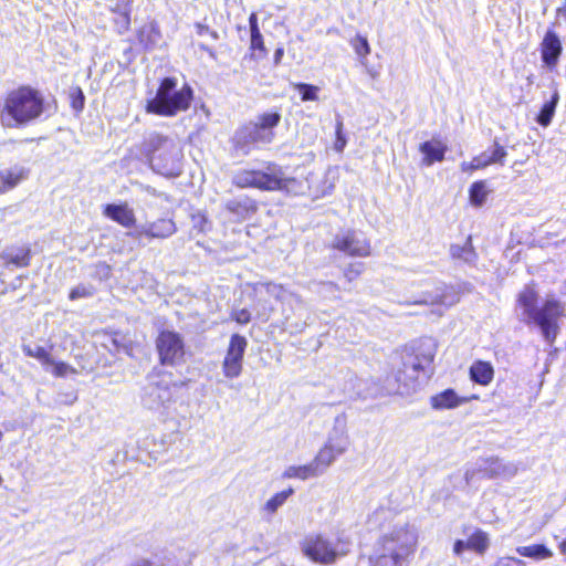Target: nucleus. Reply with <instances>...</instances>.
Returning a JSON list of instances; mask_svg holds the SVG:
<instances>
[{
  "mask_svg": "<svg viewBox=\"0 0 566 566\" xmlns=\"http://www.w3.org/2000/svg\"><path fill=\"white\" fill-rule=\"evenodd\" d=\"M273 133H268L261 128L256 123H248L243 125L234 136V147L237 150L247 155L252 149L259 148L261 145L270 143L273 138Z\"/></svg>",
  "mask_w": 566,
  "mask_h": 566,
  "instance_id": "nucleus-6",
  "label": "nucleus"
},
{
  "mask_svg": "<svg viewBox=\"0 0 566 566\" xmlns=\"http://www.w3.org/2000/svg\"><path fill=\"white\" fill-rule=\"evenodd\" d=\"M177 231L175 221L171 218H159L140 229L137 238L167 239Z\"/></svg>",
  "mask_w": 566,
  "mask_h": 566,
  "instance_id": "nucleus-12",
  "label": "nucleus"
},
{
  "mask_svg": "<svg viewBox=\"0 0 566 566\" xmlns=\"http://www.w3.org/2000/svg\"><path fill=\"white\" fill-rule=\"evenodd\" d=\"M176 86V77L167 76L160 80L155 97L146 103V112L158 116L172 117L187 111L193 99V91L187 84L179 91H175Z\"/></svg>",
  "mask_w": 566,
  "mask_h": 566,
  "instance_id": "nucleus-3",
  "label": "nucleus"
},
{
  "mask_svg": "<svg viewBox=\"0 0 566 566\" xmlns=\"http://www.w3.org/2000/svg\"><path fill=\"white\" fill-rule=\"evenodd\" d=\"M32 251L29 245H12L7 248L0 260L7 269H22L31 264Z\"/></svg>",
  "mask_w": 566,
  "mask_h": 566,
  "instance_id": "nucleus-11",
  "label": "nucleus"
},
{
  "mask_svg": "<svg viewBox=\"0 0 566 566\" xmlns=\"http://www.w3.org/2000/svg\"><path fill=\"white\" fill-rule=\"evenodd\" d=\"M345 451L343 447H336L333 443H325L313 459L319 474L324 473L326 469Z\"/></svg>",
  "mask_w": 566,
  "mask_h": 566,
  "instance_id": "nucleus-20",
  "label": "nucleus"
},
{
  "mask_svg": "<svg viewBox=\"0 0 566 566\" xmlns=\"http://www.w3.org/2000/svg\"><path fill=\"white\" fill-rule=\"evenodd\" d=\"M293 86L300 93L301 99L303 102L318 99L319 88L317 86L312 85V84H306V83H295V84H293Z\"/></svg>",
  "mask_w": 566,
  "mask_h": 566,
  "instance_id": "nucleus-38",
  "label": "nucleus"
},
{
  "mask_svg": "<svg viewBox=\"0 0 566 566\" xmlns=\"http://www.w3.org/2000/svg\"><path fill=\"white\" fill-rule=\"evenodd\" d=\"M318 475L321 474L313 460L307 464L293 465L285 470V476L287 478H297L301 480H306Z\"/></svg>",
  "mask_w": 566,
  "mask_h": 566,
  "instance_id": "nucleus-30",
  "label": "nucleus"
},
{
  "mask_svg": "<svg viewBox=\"0 0 566 566\" xmlns=\"http://www.w3.org/2000/svg\"><path fill=\"white\" fill-rule=\"evenodd\" d=\"M493 147H494V149H493L492 155L489 157L486 156L490 166L493 164L503 165L504 159L507 155L506 149L502 145H500V143L497 140H494Z\"/></svg>",
  "mask_w": 566,
  "mask_h": 566,
  "instance_id": "nucleus-42",
  "label": "nucleus"
},
{
  "mask_svg": "<svg viewBox=\"0 0 566 566\" xmlns=\"http://www.w3.org/2000/svg\"><path fill=\"white\" fill-rule=\"evenodd\" d=\"M226 210L240 219H245L256 211V203L248 198L243 200L233 199L226 203Z\"/></svg>",
  "mask_w": 566,
  "mask_h": 566,
  "instance_id": "nucleus-24",
  "label": "nucleus"
},
{
  "mask_svg": "<svg viewBox=\"0 0 566 566\" xmlns=\"http://www.w3.org/2000/svg\"><path fill=\"white\" fill-rule=\"evenodd\" d=\"M489 166L490 164L488 161L486 156L484 154H480L478 156H474L470 161L461 163L460 169L462 172L471 174L475 170H481Z\"/></svg>",
  "mask_w": 566,
  "mask_h": 566,
  "instance_id": "nucleus-34",
  "label": "nucleus"
},
{
  "mask_svg": "<svg viewBox=\"0 0 566 566\" xmlns=\"http://www.w3.org/2000/svg\"><path fill=\"white\" fill-rule=\"evenodd\" d=\"M516 552L522 557L533 558L536 560L548 559L553 557V552L544 544H532L527 546H520Z\"/></svg>",
  "mask_w": 566,
  "mask_h": 566,
  "instance_id": "nucleus-26",
  "label": "nucleus"
},
{
  "mask_svg": "<svg viewBox=\"0 0 566 566\" xmlns=\"http://www.w3.org/2000/svg\"><path fill=\"white\" fill-rule=\"evenodd\" d=\"M350 45L353 46L355 53L361 59H365L370 54V46L368 40L364 35L356 34L350 40Z\"/></svg>",
  "mask_w": 566,
  "mask_h": 566,
  "instance_id": "nucleus-39",
  "label": "nucleus"
},
{
  "mask_svg": "<svg viewBox=\"0 0 566 566\" xmlns=\"http://www.w3.org/2000/svg\"><path fill=\"white\" fill-rule=\"evenodd\" d=\"M29 175L30 169L20 165L0 169V196L17 188Z\"/></svg>",
  "mask_w": 566,
  "mask_h": 566,
  "instance_id": "nucleus-15",
  "label": "nucleus"
},
{
  "mask_svg": "<svg viewBox=\"0 0 566 566\" xmlns=\"http://www.w3.org/2000/svg\"><path fill=\"white\" fill-rule=\"evenodd\" d=\"M490 193L485 180H478L471 184L469 188L470 203L476 208L482 207Z\"/></svg>",
  "mask_w": 566,
  "mask_h": 566,
  "instance_id": "nucleus-29",
  "label": "nucleus"
},
{
  "mask_svg": "<svg viewBox=\"0 0 566 566\" xmlns=\"http://www.w3.org/2000/svg\"><path fill=\"white\" fill-rule=\"evenodd\" d=\"M439 303H441V297L431 296V295L413 302V304H424V305H433V304H439Z\"/></svg>",
  "mask_w": 566,
  "mask_h": 566,
  "instance_id": "nucleus-49",
  "label": "nucleus"
},
{
  "mask_svg": "<svg viewBox=\"0 0 566 566\" xmlns=\"http://www.w3.org/2000/svg\"><path fill=\"white\" fill-rule=\"evenodd\" d=\"M478 396L462 397L459 396L454 389L447 388L440 392L430 397V406L434 410H447L455 409L472 399H476Z\"/></svg>",
  "mask_w": 566,
  "mask_h": 566,
  "instance_id": "nucleus-14",
  "label": "nucleus"
},
{
  "mask_svg": "<svg viewBox=\"0 0 566 566\" xmlns=\"http://www.w3.org/2000/svg\"><path fill=\"white\" fill-rule=\"evenodd\" d=\"M70 106L76 113H81L85 107V95L80 86H73L69 93Z\"/></svg>",
  "mask_w": 566,
  "mask_h": 566,
  "instance_id": "nucleus-36",
  "label": "nucleus"
},
{
  "mask_svg": "<svg viewBox=\"0 0 566 566\" xmlns=\"http://www.w3.org/2000/svg\"><path fill=\"white\" fill-rule=\"evenodd\" d=\"M303 554L314 563L332 565L338 553L332 542L322 534H310L301 543Z\"/></svg>",
  "mask_w": 566,
  "mask_h": 566,
  "instance_id": "nucleus-5",
  "label": "nucleus"
},
{
  "mask_svg": "<svg viewBox=\"0 0 566 566\" xmlns=\"http://www.w3.org/2000/svg\"><path fill=\"white\" fill-rule=\"evenodd\" d=\"M281 120V115L277 112L264 113L259 116L258 122H255L261 128L268 130V133H273V128L279 125Z\"/></svg>",
  "mask_w": 566,
  "mask_h": 566,
  "instance_id": "nucleus-37",
  "label": "nucleus"
},
{
  "mask_svg": "<svg viewBox=\"0 0 566 566\" xmlns=\"http://www.w3.org/2000/svg\"><path fill=\"white\" fill-rule=\"evenodd\" d=\"M558 101H559V94L557 91H555L551 97L549 101L545 102L542 107H541V111L539 113L537 114V117H536V122L543 126V127H546L551 124L553 117H554V114H555V109H556V106L558 104Z\"/></svg>",
  "mask_w": 566,
  "mask_h": 566,
  "instance_id": "nucleus-28",
  "label": "nucleus"
},
{
  "mask_svg": "<svg viewBox=\"0 0 566 566\" xmlns=\"http://www.w3.org/2000/svg\"><path fill=\"white\" fill-rule=\"evenodd\" d=\"M379 544L382 552L369 558V566H402L409 549L399 541V533L385 534L380 537Z\"/></svg>",
  "mask_w": 566,
  "mask_h": 566,
  "instance_id": "nucleus-4",
  "label": "nucleus"
},
{
  "mask_svg": "<svg viewBox=\"0 0 566 566\" xmlns=\"http://www.w3.org/2000/svg\"><path fill=\"white\" fill-rule=\"evenodd\" d=\"M41 359L42 365L46 369V371H50L56 376H67L71 374L76 373L75 368L54 359V356H38Z\"/></svg>",
  "mask_w": 566,
  "mask_h": 566,
  "instance_id": "nucleus-27",
  "label": "nucleus"
},
{
  "mask_svg": "<svg viewBox=\"0 0 566 566\" xmlns=\"http://www.w3.org/2000/svg\"><path fill=\"white\" fill-rule=\"evenodd\" d=\"M247 338L240 334H233L229 342L228 354H243L247 348Z\"/></svg>",
  "mask_w": 566,
  "mask_h": 566,
  "instance_id": "nucleus-40",
  "label": "nucleus"
},
{
  "mask_svg": "<svg viewBox=\"0 0 566 566\" xmlns=\"http://www.w3.org/2000/svg\"><path fill=\"white\" fill-rule=\"evenodd\" d=\"M158 354H179L184 350V339L175 331L161 329L156 338Z\"/></svg>",
  "mask_w": 566,
  "mask_h": 566,
  "instance_id": "nucleus-17",
  "label": "nucleus"
},
{
  "mask_svg": "<svg viewBox=\"0 0 566 566\" xmlns=\"http://www.w3.org/2000/svg\"><path fill=\"white\" fill-rule=\"evenodd\" d=\"M416 378L407 376L403 370H398L392 377L386 379V389L391 396L410 395L416 389Z\"/></svg>",
  "mask_w": 566,
  "mask_h": 566,
  "instance_id": "nucleus-16",
  "label": "nucleus"
},
{
  "mask_svg": "<svg viewBox=\"0 0 566 566\" xmlns=\"http://www.w3.org/2000/svg\"><path fill=\"white\" fill-rule=\"evenodd\" d=\"M94 294V289L92 286L78 285L73 287L69 293V298L71 301H75L78 298L90 297Z\"/></svg>",
  "mask_w": 566,
  "mask_h": 566,
  "instance_id": "nucleus-45",
  "label": "nucleus"
},
{
  "mask_svg": "<svg viewBox=\"0 0 566 566\" xmlns=\"http://www.w3.org/2000/svg\"><path fill=\"white\" fill-rule=\"evenodd\" d=\"M282 52H283V51H282V49H277V50H276V52H275L276 57H277Z\"/></svg>",
  "mask_w": 566,
  "mask_h": 566,
  "instance_id": "nucleus-52",
  "label": "nucleus"
},
{
  "mask_svg": "<svg viewBox=\"0 0 566 566\" xmlns=\"http://www.w3.org/2000/svg\"><path fill=\"white\" fill-rule=\"evenodd\" d=\"M233 184L239 188L272 190L280 187V179L261 170L243 169L233 176Z\"/></svg>",
  "mask_w": 566,
  "mask_h": 566,
  "instance_id": "nucleus-7",
  "label": "nucleus"
},
{
  "mask_svg": "<svg viewBox=\"0 0 566 566\" xmlns=\"http://www.w3.org/2000/svg\"><path fill=\"white\" fill-rule=\"evenodd\" d=\"M539 294L534 284L525 285L516 295V307L525 325L536 327L548 345H554L559 332V321L565 315L562 301L549 297L538 305Z\"/></svg>",
  "mask_w": 566,
  "mask_h": 566,
  "instance_id": "nucleus-1",
  "label": "nucleus"
},
{
  "mask_svg": "<svg viewBox=\"0 0 566 566\" xmlns=\"http://www.w3.org/2000/svg\"><path fill=\"white\" fill-rule=\"evenodd\" d=\"M46 111L43 93L30 85L21 84L4 93L0 101V125L3 128H24L38 122Z\"/></svg>",
  "mask_w": 566,
  "mask_h": 566,
  "instance_id": "nucleus-2",
  "label": "nucleus"
},
{
  "mask_svg": "<svg viewBox=\"0 0 566 566\" xmlns=\"http://www.w3.org/2000/svg\"><path fill=\"white\" fill-rule=\"evenodd\" d=\"M452 551H453L454 555L461 556L465 551H469V547L465 545V541L457 539L453 543Z\"/></svg>",
  "mask_w": 566,
  "mask_h": 566,
  "instance_id": "nucleus-48",
  "label": "nucleus"
},
{
  "mask_svg": "<svg viewBox=\"0 0 566 566\" xmlns=\"http://www.w3.org/2000/svg\"><path fill=\"white\" fill-rule=\"evenodd\" d=\"M465 545L469 551L482 556L490 547L489 534L481 528H475L465 541Z\"/></svg>",
  "mask_w": 566,
  "mask_h": 566,
  "instance_id": "nucleus-23",
  "label": "nucleus"
},
{
  "mask_svg": "<svg viewBox=\"0 0 566 566\" xmlns=\"http://www.w3.org/2000/svg\"><path fill=\"white\" fill-rule=\"evenodd\" d=\"M137 40L144 50H151L160 38L159 29L154 25H144L137 31Z\"/></svg>",
  "mask_w": 566,
  "mask_h": 566,
  "instance_id": "nucleus-25",
  "label": "nucleus"
},
{
  "mask_svg": "<svg viewBox=\"0 0 566 566\" xmlns=\"http://www.w3.org/2000/svg\"><path fill=\"white\" fill-rule=\"evenodd\" d=\"M539 52L542 62L549 70H554L559 61V57L563 53L562 41L557 34V32L553 29H548L544 38L539 44Z\"/></svg>",
  "mask_w": 566,
  "mask_h": 566,
  "instance_id": "nucleus-10",
  "label": "nucleus"
},
{
  "mask_svg": "<svg viewBox=\"0 0 566 566\" xmlns=\"http://www.w3.org/2000/svg\"><path fill=\"white\" fill-rule=\"evenodd\" d=\"M347 145V137L344 130V122L342 117L336 118L335 123V140L333 144V148L336 153H343Z\"/></svg>",
  "mask_w": 566,
  "mask_h": 566,
  "instance_id": "nucleus-35",
  "label": "nucleus"
},
{
  "mask_svg": "<svg viewBox=\"0 0 566 566\" xmlns=\"http://www.w3.org/2000/svg\"><path fill=\"white\" fill-rule=\"evenodd\" d=\"M168 138L159 133L151 134L143 143V153L146 157L151 158L153 155L161 149L167 143Z\"/></svg>",
  "mask_w": 566,
  "mask_h": 566,
  "instance_id": "nucleus-32",
  "label": "nucleus"
},
{
  "mask_svg": "<svg viewBox=\"0 0 566 566\" xmlns=\"http://www.w3.org/2000/svg\"><path fill=\"white\" fill-rule=\"evenodd\" d=\"M364 270H365V265H364L363 262H353V263H349L344 269L343 274H344V277L348 282H354V281H356L361 275Z\"/></svg>",
  "mask_w": 566,
  "mask_h": 566,
  "instance_id": "nucleus-41",
  "label": "nucleus"
},
{
  "mask_svg": "<svg viewBox=\"0 0 566 566\" xmlns=\"http://www.w3.org/2000/svg\"><path fill=\"white\" fill-rule=\"evenodd\" d=\"M419 150L423 155V164L430 166L444 159L448 147L439 139H431L420 144Z\"/></svg>",
  "mask_w": 566,
  "mask_h": 566,
  "instance_id": "nucleus-19",
  "label": "nucleus"
},
{
  "mask_svg": "<svg viewBox=\"0 0 566 566\" xmlns=\"http://www.w3.org/2000/svg\"><path fill=\"white\" fill-rule=\"evenodd\" d=\"M103 214L124 228H133L136 224V216L127 202L107 203L103 207Z\"/></svg>",
  "mask_w": 566,
  "mask_h": 566,
  "instance_id": "nucleus-13",
  "label": "nucleus"
},
{
  "mask_svg": "<svg viewBox=\"0 0 566 566\" xmlns=\"http://www.w3.org/2000/svg\"><path fill=\"white\" fill-rule=\"evenodd\" d=\"M230 318L239 325H247L251 322L252 315L248 308L232 310Z\"/></svg>",
  "mask_w": 566,
  "mask_h": 566,
  "instance_id": "nucleus-44",
  "label": "nucleus"
},
{
  "mask_svg": "<svg viewBox=\"0 0 566 566\" xmlns=\"http://www.w3.org/2000/svg\"><path fill=\"white\" fill-rule=\"evenodd\" d=\"M291 493H292V490H291V489L285 490V493H284L285 499H286Z\"/></svg>",
  "mask_w": 566,
  "mask_h": 566,
  "instance_id": "nucleus-51",
  "label": "nucleus"
},
{
  "mask_svg": "<svg viewBox=\"0 0 566 566\" xmlns=\"http://www.w3.org/2000/svg\"><path fill=\"white\" fill-rule=\"evenodd\" d=\"M172 398V390L167 381H155L150 380L149 384L144 388L143 403L148 409H159L160 407H167Z\"/></svg>",
  "mask_w": 566,
  "mask_h": 566,
  "instance_id": "nucleus-8",
  "label": "nucleus"
},
{
  "mask_svg": "<svg viewBox=\"0 0 566 566\" xmlns=\"http://www.w3.org/2000/svg\"><path fill=\"white\" fill-rule=\"evenodd\" d=\"M283 504V493H276L263 506V513L266 517H271Z\"/></svg>",
  "mask_w": 566,
  "mask_h": 566,
  "instance_id": "nucleus-43",
  "label": "nucleus"
},
{
  "mask_svg": "<svg viewBox=\"0 0 566 566\" xmlns=\"http://www.w3.org/2000/svg\"><path fill=\"white\" fill-rule=\"evenodd\" d=\"M305 184L308 196H311L313 199L331 193L334 188V185L328 182L326 178L314 179L312 181L306 180Z\"/></svg>",
  "mask_w": 566,
  "mask_h": 566,
  "instance_id": "nucleus-31",
  "label": "nucleus"
},
{
  "mask_svg": "<svg viewBox=\"0 0 566 566\" xmlns=\"http://www.w3.org/2000/svg\"><path fill=\"white\" fill-rule=\"evenodd\" d=\"M132 4L133 0H117L116 3L111 8L113 13L119 15V18L115 20V23L120 25V33H124L130 29Z\"/></svg>",
  "mask_w": 566,
  "mask_h": 566,
  "instance_id": "nucleus-22",
  "label": "nucleus"
},
{
  "mask_svg": "<svg viewBox=\"0 0 566 566\" xmlns=\"http://www.w3.org/2000/svg\"><path fill=\"white\" fill-rule=\"evenodd\" d=\"M249 27H250V48H249L250 56L255 60L263 59L266 55V49L264 45L263 36L259 29L258 17L255 13L250 14Z\"/></svg>",
  "mask_w": 566,
  "mask_h": 566,
  "instance_id": "nucleus-18",
  "label": "nucleus"
},
{
  "mask_svg": "<svg viewBox=\"0 0 566 566\" xmlns=\"http://www.w3.org/2000/svg\"><path fill=\"white\" fill-rule=\"evenodd\" d=\"M558 549L559 553L566 557V537L558 543Z\"/></svg>",
  "mask_w": 566,
  "mask_h": 566,
  "instance_id": "nucleus-50",
  "label": "nucleus"
},
{
  "mask_svg": "<svg viewBox=\"0 0 566 566\" xmlns=\"http://www.w3.org/2000/svg\"><path fill=\"white\" fill-rule=\"evenodd\" d=\"M242 356H226L223 373L227 377H238L242 369Z\"/></svg>",
  "mask_w": 566,
  "mask_h": 566,
  "instance_id": "nucleus-33",
  "label": "nucleus"
},
{
  "mask_svg": "<svg viewBox=\"0 0 566 566\" xmlns=\"http://www.w3.org/2000/svg\"><path fill=\"white\" fill-rule=\"evenodd\" d=\"M333 249L347 253L352 256L370 255V243L366 239H359L355 231L349 230L343 235L336 237L333 242Z\"/></svg>",
  "mask_w": 566,
  "mask_h": 566,
  "instance_id": "nucleus-9",
  "label": "nucleus"
},
{
  "mask_svg": "<svg viewBox=\"0 0 566 566\" xmlns=\"http://www.w3.org/2000/svg\"><path fill=\"white\" fill-rule=\"evenodd\" d=\"M469 375L473 382L488 386L494 378V369L491 363L479 359L471 365Z\"/></svg>",
  "mask_w": 566,
  "mask_h": 566,
  "instance_id": "nucleus-21",
  "label": "nucleus"
},
{
  "mask_svg": "<svg viewBox=\"0 0 566 566\" xmlns=\"http://www.w3.org/2000/svg\"><path fill=\"white\" fill-rule=\"evenodd\" d=\"M285 192L293 195H305L306 191L302 184L297 185L296 179L285 178Z\"/></svg>",
  "mask_w": 566,
  "mask_h": 566,
  "instance_id": "nucleus-46",
  "label": "nucleus"
},
{
  "mask_svg": "<svg viewBox=\"0 0 566 566\" xmlns=\"http://www.w3.org/2000/svg\"><path fill=\"white\" fill-rule=\"evenodd\" d=\"M2 440V432L0 431V441Z\"/></svg>",
  "mask_w": 566,
  "mask_h": 566,
  "instance_id": "nucleus-53",
  "label": "nucleus"
},
{
  "mask_svg": "<svg viewBox=\"0 0 566 566\" xmlns=\"http://www.w3.org/2000/svg\"><path fill=\"white\" fill-rule=\"evenodd\" d=\"M182 356H159V360L163 367L177 366L180 364Z\"/></svg>",
  "mask_w": 566,
  "mask_h": 566,
  "instance_id": "nucleus-47",
  "label": "nucleus"
}]
</instances>
